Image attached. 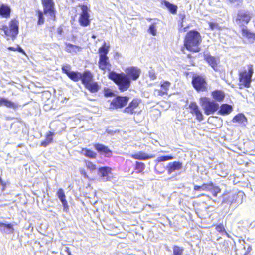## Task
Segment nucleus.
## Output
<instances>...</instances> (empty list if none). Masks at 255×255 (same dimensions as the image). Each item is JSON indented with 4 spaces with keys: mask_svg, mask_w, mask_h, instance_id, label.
<instances>
[{
    "mask_svg": "<svg viewBox=\"0 0 255 255\" xmlns=\"http://www.w3.org/2000/svg\"><path fill=\"white\" fill-rule=\"evenodd\" d=\"M170 86V83L168 81L164 82L161 84L160 89L156 90L155 92H157V95L163 96L167 93L169 87Z\"/></svg>",
    "mask_w": 255,
    "mask_h": 255,
    "instance_id": "nucleus-23",
    "label": "nucleus"
},
{
    "mask_svg": "<svg viewBox=\"0 0 255 255\" xmlns=\"http://www.w3.org/2000/svg\"><path fill=\"white\" fill-rule=\"evenodd\" d=\"M129 100L127 96H117L114 98L111 103V108L118 109L125 106Z\"/></svg>",
    "mask_w": 255,
    "mask_h": 255,
    "instance_id": "nucleus-12",
    "label": "nucleus"
},
{
    "mask_svg": "<svg viewBox=\"0 0 255 255\" xmlns=\"http://www.w3.org/2000/svg\"><path fill=\"white\" fill-rule=\"evenodd\" d=\"M161 3L164 4L172 14H174L176 13L177 10V6L176 5L171 4L166 0L162 1Z\"/></svg>",
    "mask_w": 255,
    "mask_h": 255,
    "instance_id": "nucleus-27",
    "label": "nucleus"
},
{
    "mask_svg": "<svg viewBox=\"0 0 255 255\" xmlns=\"http://www.w3.org/2000/svg\"><path fill=\"white\" fill-rule=\"evenodd\" d=\"M109 46H106V42H104L103 45L98 50L99 54V60L98 61L99 68L105 73L106 70L111 71V64L110 63L109 57L107 54L109 52Z\"/></svg>",
    "mask_w": 255,
    "mask_h": 255,
    "instance_id": "nucleus-3",
    "label": "nucleus"
},
{
    "mask_svg": "<svg viewBox=\"0 0 255 255\" xmlns=\"http://www.w3.org/2000/svg\"><path fill=\"white\" fill-rule=\"evenodd\" d=\"M184 249L177 246H175L173 248V255H182Z\"/></svg>",
    "mask_w": 255,
    "mask_h": 255,
    "instance_id": "nucleus-38",
    "label": "nucleus"
},
{
    "mask_svg": "<svg viewBox=\"0 0 255 255\" xmlns=\"http://www.w3.org/2000/svg\"><path fill=\"white\" fill-rule=\"evenodd\" d=\"M173 158V156L170 155H167V156H160L158 157L157 158V160L158 162H163L165 161L169 160H171Z\"/></svg>",
    "mask_w": 255,
    "mask_h": 255,
    "instance_id": "nucleus-40",
    "label": "nucleus"
},
{
    "mask_svg": "<svg viewBox=\"0 0 255 255\" xmlns=\"http://www.w3.org/2000/svg\"><path fill=\"white\" fill-rule=\"evenodd\" d=\"M148 75L150 79L151 80H154L156 78V76L155 73V72L153 70H150L148 72Z\"/></svg>",
    "mask_w": 255,
    "mask_h": 255,
    "instance_id": "nucleus-46",
    "label": "nucleus"
},
{
    "mask_svg": "<svg viewBox=\"0 0 255 255\" xmlns=\"http://www.w3.org/2000/svg\"><path fill=\"white\" fill-rule=\"evenodd\" d=\"M204 60L215 71L218 70V64L220 63V60L218 57L211 56L209 53H204Z\"/></svg>",
    "mask_w": 255,
    "mask_h": 255,
    "instance_id": "nucleus-13",
    "label": "nucleus"
},
{
    "mask_svg": "<svg viewBox=\"0 0 255 255\" xmlns=\"http://www.w3.org/2000/svg\"><path fill=\"white\" fill-rule=\"evenodd\" d=\"M212 96L215 100L219 102L221 101L225 97L223 92L220 90H216L212 92Z\"/></svg>",
    "mask_w": 255,
    "mask_h": 255,
    "instance_id": "nucleus-31",
    "label": "nucleus"
},
{
    "mask_svg": "<svg viewBox=\"0 0 255 255\" xmlns=\"http://www.w3.org/2000/svg\"><path fill=\"white\" fill-rule=\"evenodd\" d=\"M182 164L180 162H170L167 166L168 173L170 174L175 171L179 170L182 168Z\"/></svg>",
    "mask_w": 255,
    "mask_h": 255,
    "instance_id": "nucleus-19",
    "label": "nucleus"
},
{
    "mask_svg": "<svg viewBox=\"0 0 255 255\" xmlns=\"http://www.w3.org/2000/svg\"><path fill=\"white\" fill-rule=\"evenodd\" d=\"M160 24L159 20H156L153 22L149 26L148 29V32L152 34L153 36L156 35L158 25Z\"/></svg>",
    "mask_w": 255,
    "mask_h": 255,
    "instance_id": "nucleus-30",
    "label": "nucleus"
},
{
    "mask_svg": "<svg viewBox=\"0 0 255 255\" xmlns=\"http://www.w3.org/2000/svg\"><path fill=\"white\" fill-rule=\"evenodd\" d=\"M201 42L200 33L194 30L188 32L184 40V46L189 51L197 52L200 51L199 45Z\"/></svg>",
    "mask_w": 255,
    "mask_h": 255,
    "instance_id": "nucleus-2",
    "label": "nucleus"
},
{
    "mask_svg": "<svg viewBox=\"0 0 255 255\" xmlns=\"http://www.w3.org/2000/svg\"><path fill=\"white\" fill-rule=\"evenodd\" d=\"M0 30H2L4 31V35L6 36V35H7L8 33V27L1 22H0Z\"/></svg>",
    "mask_w": 255,
    "mask_h": 255,
    "instance_id": "nucleus-45",
    "label": "nucleus"
},
{
    "mask_svg": "<svg viewBox=\"0 0 255 255\" xmlns=\"http://www.w3.org/2000/svg\"><path fill=\"white\" fill-rule=\"evenodd\" d=\"M253 73L252 65H248L246 69L243 71L240 72L239 80L241 83L240 86H244L245 87H249L251 81V78Z\"/></svg>",
    "mask_w": 255,
    "mask_h": 255,
    "instance_id": "nucleus-5",
    "label": "nucleus"
},
{
    "mask_svg": "<svg viewBox=\"0 0 255 255\" xmlns=\"http://www.w3.org/2000/svg\"><path fill=\"white\" fill-rule=\"evenodd\" d=\"M86 88L90 90L92 93H95L98 91L99 87L97 83L91 82L85 86Z\"/></svg>",
    "mask_w": 255,
    "mask_h": 255,
    "instance_id": "nucleus-34",
    "label": "nucleus"
},
{
    "mask_svg": "<svg viewBox=\"0 0 255 255\" xmlns=\"http://www.w3.org/2000/svg\"><path fill=\"white\" fill-rule=\"evenodd\" d=\"M65 50L72 54L77 53V52L81 50V48L78 46L71 44L70 43H65Z\"/></svg>",
    "mask_w": 255,
    "mask_h": 255,
    "instance_id": "nucleus-22",
    "label": "nucleus"
},
{
    "mask_svg": "<svg viewBox=\"0 0 255 255\" xmlns=\"http://www.w3.org/2000/svg\"><path fill=\"white\" fill-rule=\"evenodd\" d=\"M92 38H96V36H95L94 35H93L92 36Z\"/></svg>",
    "mask_w": 255,
    "mask_h": 255,
    "instance_id": "nucleus-56",
    "label": "nucleus"
},
{
    "mask_svg": "<svg viewBox=\"0 0 255 255\" xmlns=\"http://www.w3.org/2000/svg\"><path fill=\"white\" fill-rule=\"evenodd\" d=\"M125 73H117L115 72L109 73V78L113 80L118 86L121 92L128 89L130 85V79L136 80L138 78L141 73L137 67H130L126 68Z\"/></svg>",
    "mask_w": 255,
    "mask_h": 255,
    "instance_id": "nucleus-1",
    "label": "nucleus"
},
{
    "mask_svg": "<svg viewBox=\"0 0 255 255\" xmlns=\"http://www.w3.org/2000/svg\"><path fill=\"white\" fill-rule=\"evenodd\" d=\"M232 121L234 123L237 122L243 126H245L247 119L243 114H238L233 118Z\"/></svg>",
    "mask_w": 255,
    "mask_h": 255,
    "instance_id": "nucleus-26",
    "label": "nucleus"
},
{
    "mask_svg": "<svg viewBox=\"0 0 255 255\" xmlns=\"http://www.w3.org/2000/svg\"><path fill=\"white\" fill-rule=\"evenodd\" d=\"M53 133L50 132L46 136V139L44 141L41 142V146L43 147H46L48 145H49L50 143L52 142L53 140Z\"/></svg>",
    "mask_w": 255,
    "mask_h": 255,
    "instance_id": "nucleus-33",
    "label": "nucleus"
},
{
    "mask_svg": "<svg viewBox=\"0 0 255 255\" xmlns=\"http://www.w3.org/2000/svg\"><path fill=\"white\" fill-rule=\"evenodd\" d=\"M82 83L86 86L88 84L92 82V75L91 72L89 71H85L83 74H82V78H81Z\"/></svg>",
    "mask_w": 255,
    "mask_h": 255,
    "instance_id": "nucleus-25",
    "label": "nucleus"
},
{
    "mask_svg": "<svg viewBox=\"0 0 255 255\" xmlns=\"http://www.w3.org/2000/svg\"><path fill=\"white\" fill-rule=\"evenodd\" d=\"M209 26L211 30H213L215 29H219V25L215 23H209Z\"/></svg>",
    "mask_w": 255,
    "mask_h": 255,
    "instance_id": "nucleus-48",
    "label": "nucleus"
},
{
    "mask_svg": "<svg viewBox=\"0 0 255 255\" xmlns=\"http://www.w3.org/2000/svg\"><path fill=\"white\" fill-rule=\"evenodd\" d=\"M245 198V195L242 191H239L237 194H224L223 202L230 204L235 203L239 205L243 202Z\"/></svg>",
    "mask_w": 255,
    "mask_h": 255,
    "instance_id": "nucleus-6",
    "label": "nucleus"
},
{
    "mask_svg": "<svg viewBox=\"0 0 255 255\" xmlns=\"http://www.w3.org/2000/svg\"><path fill=\"white\" fill-rule=\"evenodd\" d=\"M99 174L103 181L110 180L112 177L111 168L109 167H103L99 168Z\"/></svg>",
    "mask_w": 255,
    "mask_h": 255,
    "instance_id": "nucleus-15",
    "label": "nucleus"
},
{
    "mask_svg": "<svg viewBox=\"0 0 255 255\" xmlns=\"http://www.w3.org/2000/svg\"><path fill=\"white\" fill-rule=\"evenodd\" d=\"M4 106L8 108L12 109L14 110H16L19 107L17 103L13 102L7 98L0 97V107Z\"/></svg>",
    "mask_w": 255,
    "mask_h": 255,
    "instance_id": "nucleus-17",
    "label": "nucleus"
},
{
    "mask_svg": "<svg viewBox=\"0 0 255 255\" xmlns=\"http://www.w3.org/2000/svg\"><path fill=\"white\" fill-rule=\"evenodd\" d=\"M232 111V107L228 104H222L220 107L219 113L221 115L229 114Z\"/></svg>",
    "mask_w": 255,
    "mask_h": 255,
    "instance_id": "nucleus-29",
    "label": "nucleus"
},
{
    "mask_svg": "<svg viewBox=\"0 0 255 255\" xmlns=\"http://www.w3.org/2000/svg\"><path fill=\"white\" fill-rule=\"evenodd\" d=\"M8 49L9 50L13 51H17V47H16V48H15V47H9L8 48Z\"/></svg>",
    "mask_w": 255,
    "mask_h": 255,
    "instance_id": "nucleus-54",
    "label": "nucleus"
},
{
    "mask_svg": "<svg viewBox=\"0 0 255 255\" xmlns=\"http://www.w3.org/2000/svg\"><path fill=\"white\" fill-rule=\"evenodd\" d=\"M140 101L138 99H134L130 103L129 106L134 111H137L136 109L138 106Z\"/></svg>",
    "mask_w": 255,
    "mask_h": 255,
    "instance_id": "nucleus-39",
    "label": "nucleus"
},
{
    "mask_svg": "<svg viewBox=\"0 0 255 255\" xmlns=\"http://www.w3.org/2000/svg\"><path fill=\"white\" fill-rule=\"evenodd\" d=\"M253 22L254 23V26L255 27V20L254 21H253Z\"/></svg>",
    "mask_w": 255,
    "mask_h": 255,
    "instance_id": "nucleus-57",
    "label": "nucleus"
},
{
    "mask_svg": "<svg viewBox=\"0 0 255 255\" xmlns=\"http://www.w3.org/2000/svg\"><path fill=\"white\" fill-rule=\"evenodd\" d=\"M231 3H234V2H237V4H238V3L239 2H240L241 0H228Z\"/></svg>",
    "mask_w": 255,
    "mask_h": 255,
    "instance_id": "nucleus-53",
    "label": "nucleus"
},
{
    "mask_svg": "<svg viewBox=\"0 0 255 255\" xmlns=\"http://www.w3.org/2000/svg\"><path fill=\"white\" fill-rule=\"evenodd\" d=\"M82 153L85 156L92 158H94L96 156L95 152L87 149H83L82 151Z\"/></svg>",
    "mask_w": 255,
    "mask_h": 255,
    "instance_id": "nucleus-36",
    "label": "nucleus"
},
{
    "mask_svg": "<svg viewBox=\"0 0 255 255\" xmlns=\"http://www.w3.org/2000/svg\"><path fill=\"white\" fill-rule=\"evenodd\" d=\"M11 11L9 6L2 4L0 6V16L4 18H8L10 16Z\"/></svg>",
    "mask_w": 255,
    "mask_h": 255,
    "instance_id": "nucleus-20",
    "label": "nucleus"
},
{
    "mask_svg": "<svg viewBox=\"0 0 255 255\" xmlns=\"http://www.w3.org/2000/svg\"><path fill=\"white\" fill-rule=\"evenodd\" d=\"M37 14L38 17V24H43L44 22V18L43 15V13L40 11H38Z\"/></svg>",
    "mask_w": 255,
    "mask_h": 255,
    "instance_id": "nucleus-41",
    "label": "nucleus"
},
{
    "mask_svg": "<svg viewBox=\"0 0 255 255\" xmlns=\"http://www.w3.org/2000/svg\"><path fill=\"white\" fill-rule=\"evenodd\" d=\"M179 18L181 19V25H182V23L183 22V20H184V19L185 18V14L184 12H183V13H179ZM182 26H183V25H182Z\"/></svg>",
    "mask_w": 255,
    "mask_h": 255,
    "instance_id": "nucleus-49",
    "label": "nucleus"
},
{
    "mask_svg": "<svg viewBox=\"0 0 255 255\" xmlns=\"http://www.w3.org/2000/svg\"><path fill=\"white\" fill-rule=\"evenodd\" d=\"M57 195L63 205V211L65 212H68L69 206L66 199V196L64 190L62 189H59L57 192Z\"/></svg>",
    "mask_w": 255,
    "mask_h": 255,
    "instance_id": "nucleus-18",
    "label": "nucleus"
},
{
    "mask_svg": "<svg viewBox=\"0 0 255 255\" xmlns=\"http://www.w3.org/2000/svg\"><path fill=\"white\" fill-rule=\"evenodd\" d=\"M41 2L43 7L44 13L49 15L51 18L55 17L56 10L53 0H42Z\"/></svg>",
    "mask_w": 255,
    "mask_h": 255,
    "instance_id": "nucleus-9",
    "label": "nucleus"
},
{
    "mask_svg": "<svg viewBox=\"0 0 255 255\" xmlns=\"http://www.w3.org/2000/svg\"><path fill=\"white\" fill-rule=\"evenodd\" d=\"M200 104L206 115L213 114L219 108V105L215 101H211L207 97H202L200 99Z\"/></svg>",
    "mask_w": 255,
    "mask_h": 255,
    "instance_id": "nucleus-4",
    "label": "nucleus"
},
{
    "mask_svg": "<svg viewBox=\"0 0 255 255\" xmlns=\"http://www.w3.org/2000/svg\"><path fill=\"white\" fill-rule=\"evenodd\" d=\"M68 76L72 80L74 81H78L82 78V74L79 72H75L71 71Z\"/></svg>",
    "mask_w": 255,
    "mask_h": 255,
    "instance_id": "nucleus-32",
    "label": "nucleus"
},
{
    "mask_svg": "<svg viewBox=\"0 0 255 255\" xmlns=\"http://www.w3.org/2000/svg\"><path fill=\"white\" fill-rule=\"evenodd\" d=\"M17 51H18V52L22 53L24 54H25L24 51L19 46H17Z\"/></svg>",
    "mask_w": 255,
    "mask_h": 255,
    "instance_id": "nucleus-51",
    "label": "nucleus"
},
{
    "mask_svg": "<svg viewBox=\"0 0 255 255\" xmlns=\"http://www.w3.org/2000/svg\"><path fill=\"white\" fill-rule=\"evenodd\" d=\"M18 25L19 22L16 19H13L9 22V30L8 29V33L6 35L7 40L11 38L12 40H14L16 39L19 32Z\"/></svg>",
    "mask_w": 255,
    "mask_h": 255,
    "instance_id": "nucleus-8",
    "label": "nucleus"
},
{
    "mask_svg": "<svg viewBox=\"0 0 255 255\" xmlns=\"http://www.w3.org/2000/svg\"><path fill=\"white\" fill-rule=\"evenodd\" d=\"M189 108L190 109V112L196 116L197 120L201 121L203 120V115L195 102H191Z\"/></svg>",
    "mask_w": 255,
    "mask_h": 255,
    "instance_id": "nucleus-16",
    "label": "nucleus"
},
{
    "mask_svg": "<svg viewBox=\"0 0 255 255\" xmlns=\"http://www.w3.org/2000/svg\"><path fill=\"white\" fill-rule=\"evenodd\" d=\"M131 156L133 158L138 160H146L151 158V156L143 152H139L134 154H132Z\"/></svg>",
    "mask_w": 255,
    "mask_h": 255,
    "instance_id": "nucleus-28",
    "label": "nucleus"
},
{
    "mask_svg": "<svg viewBox=\"0 0 255 255\" xmlns=\"http://www.w3.org/2000/svg\"><path fill=\"white\" fill-rule=\"evenodd\" d=\"M242 38L247 43H253L255 40V33L248 30L246 27L242 29Z\"/></svg>",
    "mask_w": 255,
    "mask_h": 255,
    "instance_id": "nucleus-14",
    "label": "nucleus"
},
{
    "mask_svg": "<svg viewBox=\"0 0 255 255\" xmlns=\"http://www.w3.org/2000/svg\"><path fill=\"white\" fill-rule=\"evenodd\" d=\"M70 66L69 65H66L65 66H64L62 68V70L63 72H64L65 74L67 75V76L69 75V73H70L71 71H70Z\"/></svg>",
    "mask_w": 255,
    "mask_h": 255,
    "instance_id": "nucleus-44",
    "label": "nucleus"
},
{
    "mask_svg": "<svg viewBox=\"0 0 255 255\" xmlns=\"http://www.w3.org/2000/svg\"><path fill=\"white\" fill-rule=\"evenodd\" d=\"M252 14L246 10H240L234 19L235 23L240 27L247 25L252 17Z\"/></svg>",
    "mask_w": 255,
    "mask_h": 255,
    "instance_id": "nucleus-7",
    "label": "nucleus"
},
{
    "mask_svg": "<svg viewBox=\"0 0 255 255\" xmlns=\"http://www.w3.org/2000/svg\"><path fill=\"white\" fill-rule=\"evenodd\" d=\"M216 229L219 232H222L224 230V228L222 225H219L216 227Z\"/></svg>",
    "mask_w": 255,
    "mask_h": 255,
    "instance_id": "nucleus-50",
    "label": "nucleus"
},
{
    "mask_svg": "<svg viewBox=\"0 0 255 255\" xmlns=\"http://www.w3.org/2000/svg\"><path fill=\"white\" fill-rule=\"evenodd\" d=\"M82 12L79 18V22L82 26L86 27L89 25L90 20V15L88 13L89 9L86 5L81 6Z\"/></svg>",
    "mask_w": 255,
    "mask_h": 255,
    "instance_id": "nucleus-11",
    "label": "nucleus"
},
{
    "mask_svg": "<svg viewBox=\"0 0 255 255\" xmlns=\"http://www.w3.org/2000/svg\"><path fill=\"white\" fill-rule=\"evenodd\" d=\"M192 83L194 88L198 91H204L207 89L205 80L201 76H196L193 77L192 78Z\"/></svg>",
    "mask_w": 255,
    "mask_h": 255,
    "instance_id": "nucleus-10",
    "label": "nucleus"
},
{
    "mask_svg": "<svg viewBox=\"0 0 255 255\" xmlns=\"http://www.w3.org/2000/svg\"><path fill=\"white\" fill-rule=\"evenodd\" d=\"M136 169L138 170L139 172L142 171L144 169V163L139 162H136Z\"/></svg>",
    "mask_w": 255,
    "mask_h": 255,
    "instance_id": "nucleus-43",
    "label": "nucleus"
},
{
    "mask_svg": "<svg viewBox=\"0 0 255 255\" xmlns=\"http://www.w3.org/2000/svg\"><path fill=\"white\" fill-rule=\"evenodd\" d=\"M80 172L81 174L83 175L85 177H88L84 169L81 170Z\"/></svg>",
    "mask_w": 255,
    "mask_h": 255,
    "instance_id": "nucleus-52",
    "label": "nucleus"
},
{
    "mask_svg": "<svg viewBox=\"0 0 255 255\" xmlns=\"http://www.w3.org/2000/svg\"><path fill=\"white\" fill-rule=\"evenodd\" d=\"M210 183L209 184H204L202 186L195 185L194 187V189L195 191L202 190V191H208L209 189Z\"/></svg>",
    "mask_w": 255,
    "mask_h": 255,
    "instance_id": "nucleus-37",
    "label": "nucleus"
},
{
    "mask_svg": "<svg viewBox=\"0 0 255 255\" xmlns=\"http://www.w3.org/2000/svg\"><path fill=\"white\" fill-rule=\"evenodd\" d=\"M65 252L67 253H69V252H70V251L69 250V248H68V247H66V249H65Z\"/></svg>",
    "mask_w": 255,
    "mask_h": 255,
    "instance_id": "nucleus-55",
    "label": "nucleus"
},
{
    "mask_svg": "<svg viewBox=\"0 0 255 255\" xmlns=\"http://www.w3.org/2000/svg\"><path fill=\"white\" fill-rule=\"evenodd\" d=\"M95 148L101 154H104L106 156H108L111 153V151L108 148L103 144H95Z\"/></svg>",
    "mask_w": 255,
    "mask_h": 255,
    "instance_id": "nucleus-24",
    "label": "nucleus"
},
{
    "mask_svg": "<svg viewBox=\"0 0 255 255\" xmlns=\"http://www.w3.org/2000/svg\"><path fill=\"white\" fill-rule=\"evenodd\" d=\"M86 165L87 168L91 171H93L96 169L95 165L93 164L91 162L86 161Z\"/></svg>",
    "mask_w": 255,
    "mask_h": 255,
    "instance_id": "nucleus-42",
    "label": "nucleus"
},
{
    "mask_svg": "<svg viewBox=\"0 0 255 255\" xmlns=\"http://www.w3.org/2000/svg\"><path fill=\"white\" fill-rule=\"evenodd\" d=\"M209 189L208 191H210L214 196H216L217 194L220 192V189L218 186H215L213 183H210Z\"/></svg>",
    "mask_w": 255,
    "mask_h": 255,
    "instance_id": "nucleus-35",
    "label": "nucleus"
},
{
    "mask_svg": "<svg viewBox=\"0 0 255 255\" xmlns=\"http://www.w3.org/2000/svg\"><path fill=\"white\" fill-rule=\"evenodd\" d=\"M137 111H134V110L132 109L129 106L128 107H126L124 109V112L130 114H133V113L136 112Z\"/></svg>",
    "mask_w": 255,
    "mask_h": 255,
    "instance_id": "nucleus-47",
    "label": "nucleus"
},
{
    "mask_svg": "<svg viewBox=\"0 0 255 255\" xmlns=\"http://www.w3.org/2000/svg\"><path fill=\"white\" fill-rule=\"evenodd\" d=\"M0 230L1 231L7 234H10L13 233L14 228L11 224H6L0 222Z\"/></svg>",
    "mask_w": 255,
    "mask_h": 255,
    "instance_id": "nucleus-21",
    "label": "nucleus"
}]
</instances>
